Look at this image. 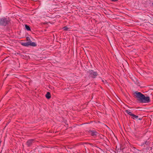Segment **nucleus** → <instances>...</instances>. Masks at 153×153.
Instances as JSON below:
<instances>
[{"label":"nucleus","mask_w":153,"mask_h":153,"mask_svg":"<svg viewBox=\"0 0 153 153\" xmlns=\"http://www.w3.org/2000/svg\"><path fill=\"white\" fill-rule=\"evenodd\" d=\"M134 97L140 102L144 95L140 92L136 91L134 93Z\"/></svg>","instance_id":"1"},{"label":"nucleus","mask_w":153,"mask_h":153,"mask_svg":"<svg viewBox=\"0 0 153 153\" xmlns=\"http://www.w3.org/2000/svg\"><path fill=\"white\" fill-rule=\"evenodd\" d=\"M9 21V19L5 17L0 18V25L5 26L8 24Z\"/></svg>","instance_id":"2"},{"label":"nucleus","mask_w":153,"mask_h":153,"mask_svg":"<svg viewBox=\"0 0 153 153\" xmlns=\"http://www.w3.org/2000/svg\"><path fill=\"white\" fill-rule=\"evenodd\" d=\"M21 44L22 45L27 47L29 46L35 47L36 46V45L35 43L31 41H28L22 43Z\"/></svg>","instance_id":"3"},{"label":"nucleus","mask_w":153,"mask_h":153,"mask_svg":"<svg viewBox=\"0 0 153 153\" xmlns=\"http://www.w3.org/2000/svg\"><path fill=\"white\" fill-rule=\"evenodd\" d=\"M35 142V140L34 139H30L27 140L26 144L27 146L30 147Z\"/></svg>","instance_id":"4"},{"label":"nucleus","mask_w":153,"mask_h":153,"mask_svg":"<svg viewBox=\"0 0 153 153\" xmlns=\"http://www.w3.org/2000/svg\"><path fill=\"white\" fill-rule=\"evenodd\" d=\"M150 101V98L149 97H145L144 95L140 102L148 103Z\"/></svg>","instance_id":"5"},{"label":"nucleus","mask_w":153,"mask_h":153,"mask_svg":"<svg viewBox=\"0 0 153 153\" xmlns=\"http://www.w3.org/2000/svg\"><path fill=\"white\" fill-rule=\"evenodd\" d=\"M88 73L89 74V76L93 78H95L97 75L96 72H94L92 70L90 71Z\"/></svg>","instance_id":"6"},{"label":"nucleus","mask_w":153,"mask_h":153,"mask_svg":"<svg viewBox=\"0 0 153 153\" xmlns=\"http://www.w3.org/2000/svg\"><path fill=\"white\" fill-rule=\"evenodd\" d=\"M89 133L93 136H95L97 135V133L96 131H89Z\"/></svg>","instance_id":"7"},{"label":"nucleus","mask_w":153,"mask_h":153,"mask_svg":"<svg viewBox=\"0 0 153 153\" xmlns=\"http://www.w3.org/2000/svg\"><path fill=\"white\" fill-rule=\"evenodd\" d=\"M46 97L48 99H50L51 97L50 93L49 92H47L45 95Z\"/></svg>","instance_id":"8"},{"label":"nucleus","mask_w":153,"mask_h":153,"mask_svg":"<svg viewBox=\"0 0 153 153\" xmlns=\"http://www.w3.org/2000/svg\"><path fill=\"white\" fill-rule=\"evenodd\" d=\"M131 116L132 117V118L134 119H137L138 117V116H136L133 114H132L131 115Z\"/></svg>","instance_id":"9"},{"label":"nucleus","mask_w":153,"mask_h":153,"mask_svg":"<svg viewBox=\"0 0 153 153\" xmlns=\"http://www.w3.org/2000/svg\"><path fill=\"white\" fill-rule=\"evenodd\" d=\"M25 26L26 29L27 30H28V31L30 30V29L29 26H28L26 25H25Z\"/></svg>","instance_id":"10"},{"label":"nucleus","mask_w":153,"mask_h":153,"mask_svg":"<svg viewBox=\"0 0 153 153\" xmlns=\"http://www.w3.org/2000/svg\"><path fill=\"white\" fill-rule=\"evenodd\" d=\"M125 111L127 114L131 116V115L132 114L131 112L129 111V110H126Z\"/></svg>","instance_id":"11"},{"label":"nucleus","mask_w":153,"mask_h":153,"mask_svg":"<svg viewBox=\"0 0 153 153\" xmlns=\"http://www.w3.org/2000/svg\"><path fill=\"white\" fill-rule=\"evenodd\" d=\"M148 143V142L147 141H146L144 142L143 143V144H141L140 145L142 146L144 145L145 146V145H147Z\"/></svg>","instance_id":"12"},{"label":"nucleus","mask_w":153,"mask_h":153,"mask_svg":"<svg viewBox=\"0 0 153 153\" xmlns=\"http://www.w3.org/2000/svg\"><path fill=\"white\" fill-rule=\"evenodd\" d=\"M63 29L64 30H67L68 29V28L66 26H65L63 27Z\"/></svg>","instance_id":"13"},{"label":"nucleus","mask_w":153,"mask_h":153,"mask_svg":"<svg viewBox=\"0 0 153 153\" xmlns=\"http://www.w3.org/2000/svg\"><path fill=\"white\" fill-rule=\"evenodd\" d=\"M27 40L29 41H31L30 38L29 37H27L26 38Z\"/></svg>","instance_id":"14"},{"label":"nucleus","mask_w":153,"mask_h":153,"mask_svg":"<svg viewBox=\"0 0 153 153\" xmlns=\"http://www.w3.org/2000/svg\"><path fill=\"white\" fill-rule=\"evenodd\" d=\"M102 82H103L104 83H107V81L105 80H103L102 79Z\"/></svg>","instance_id":"15"},{"label":"nucleus","mask_w":153,"mask_h":153,"mask_svg":"<svg viewBox=\"0 0 153 153\" xmlns=\"http://www.w3.org/2000/svg\"><path fill=\"white\" fill-rule=\"evenodd\" d=\"M111 0L112 1H117V0Z\"/></svg>","instance_id":"16"},{"label":"nucleus","mask_w":153,"mask_h":153,"mask_svg":"<svg viewBox=\"0 0 153 153\" xmlns=\"http://www.w3.org/2000/svg\"><path fill=\"white\" fill-rule=\"evenodd\" d=\"M138 119L140 120H141L142 119L141 118H139Z\"/></svg>","instance_id":"17"}]
</instances>
